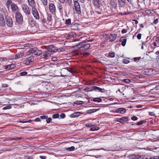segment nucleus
<instances>
[{
	"instance_id": "69168bd1",
	"label": "nucleus",
	"mask_w": 159,
	"mask_h": 159,
	"mask_svg": "<svg viewBox=\"0 0 159 159\" xmlns=\"http://www.w3.org/2000/svg\"><path fill=\"white\" fill-rule=\"evenodd\" d=\"M42 22L43 23H45L46 22V19H45L44 18H43V19L42 20Z\"/></svg>"
},
{
	"instance_id": "c9c22d12",
	"label": "nucleus",
	"mask_w": 159,
	"mask_h": 159,
	"mask_svg": "<svg viewBox=\"0 0 159 159\" xmlns=\"http://www.w3.org/2000/svg\"><path fill=\"white\" fill-rule=\"evenodd\" d=\"M27 74V72L26 71H23L21 72H20V75L21 76H25Z\"/></svg>"
},
{
	"instance_id": "cd10ccee",
	"label": "nucleus",
	"mask_w": 159,
	"mask_h": 159,
	"mask_svg": "<svg viewBox=\"0 0 159 159\" xmlns=\"http://www.w3.org/2000/svg\"><path fill=\"white\" fill-rule=\"evenodd\" d=\"M41 3L44 6H46L48 5V0H40Z\"/></svg>"
},
{
	"instance_id": "a18cd8bd",
	"label": "nucleus",
	"mask_w": 159,
	"mask_h": 159,
	"mask_svg": "<svg viewBox=\"0 0 159 159\" xmlns=\"http://www.w3.org/2000/svg\"><path fill=\"white\" fill-rule=\"evenodd\" d=\"M138 118L137 117L135 116H132L131 118V119L133 120H138Z\"/></svg>"
},
{
	"instance_id": "dca6fc26",
	"label": "nucleus",
	"mask_w": 159,
	"mask_h": 159,
	"mask_svg": "<svg viewBox=\"0 0 159 159\" xmlns=\"http://www.w3.org/2000/svg\"><path fill=\"white\" fill-rule=\"evenodd\" d=\"M43 56L44 58H45L51 55L52 53H51L50 52H49L48 51L43 52Z\"/></svg>"
},
{
	"instance_id": "13d9d810",
	"label": "nucleus",
	"mask_w": 159,
	"mask_h": 159,
	"mask_svg": "<svg viewBox=\"0 0 159 159\" xmlns=\"http://www.w3.org/2000/svg\"><path fill=\"white\" fill-rule=\"evenodd\" d=\"M127 32V30L125 29H123L121 31V32L122 34L125 33Z\"/></svg>"
},
{
	"instance_id": "e433bc0d",
	"label": "nucleus",
	"mask_w": 159,
	"mask_h": 159,
	"mask_svg": "<svg viewBox=\"0 0 159 159\" xmlns=\"http://www.w3.org/2000/svg\"><path fill=\"white\" fill-rule=\"evenodd\" d=\"M109 56L111 57H113L115 56L114 52H109Z\"/></svg>"
},
{
	"instance_id": "e2e57ef3",
	"label": "nucleus",
	"mask_w": 159,
	"mask_h": 159,
	"mask_svg": "<svg viewBox=\"0 0 159 159\" xmlns=\"http://www.w3.org/2000/svg\"><path fill=\"white\" fill-rule=\"evenodd\" d=\"M57 59V58L56 57H52V60L53 61H56Z\"/></svg>"
},
{
	"instance_id": "052dcab7",
	"label": "nucleus",
	"mask_w": 159,
	"mask_h": 159,
	"mask_svg": "<svg viewBox=\"0 0 159 159\" xmlns=\"http://www.w3.org/2000/svg\"><path fill=\"white\" fill-rule=\"evenodd\" d=\"M104 37L106 39H109V37L108 35V34H106L105 35H104Z\"/></svg>"
},
{
	"instance_id": "338daca9",
	"label": "nucleus",
	"mask_w": 159,
	"mask_h": 159,
	"mask_svg": "<svg viewBox=\"0 0 159 159\" xmlns=\"http://www.w3.org/2000/svg\"><path fill=\"white\" fill-rule=\"evenodd\" d=\"M20 4L22 3V0H16Z\"/></svg>"
},
{
	"instance_id": "9b49d317",
	"label": "nucleus",
	"mask_w": 159,
	"mask_h": 159,
	"mask_svg": "<svg viewBox=\"0 0 159 159\" xmlns=\"http://www.w3.org/2000/svg\"><path fill=\"white\" fill-rule=\"evenodd\" d=\"M128 120L127 117H123L121 118H117L116 120L117 121L120 122L121 123H123L124 122L127 121Z\"/></svg>"
},
{
	"instance_id": "393cba45",
	"label": "nucleus",
	"mask_w": 159,
	"mask_h": 159,
	"mask_svg": "<svg viewBox=\"0 0 159 159\" xmlns=\"http://www.w3.org/2000/svg\"><path fill=\"white\" fill-rule=\"evenodd\" d=\"M13 65H8L5 67V69L11 70L13 68Z\"/></svg>"
},
{
	"instance_id": "473e14b6",
	"label": "nucleus",
	"mask_w": 159,
	"mask_h": 159,
	"mask_svg": "<svg viewBox=\"0 0 159 159\" xmlns=\"http://www.w3.org/2000/svg\"><path fill=\"white\" fill-rule=\"evenodd\" d=\"M84 102L82 101H76L75 102V103L77 104H83Z\"/></svg>"
},
{
	"instance_id": "0eeeda50",
	"label": "nucleus",
	"mask_w": 159,
	"mask_h": 159,
	"mask_svg": "<svg viewBox=\"0 0 159 159\" xmlns=\"http://www.w3.org/2000/svg\"><path fill=\"white\" fill-rule=\"evenodd\" d=\"M33 15L35 19L39 20V15L37 9L34 7L32 8Z\"/></svg>"
},
{
	"instance_id": "79ce46f5",
	"label": "nucleus",
	"mask_w": 159,
	"mask_h": 159,
	"mask_svg": "<svg viewBox=\"0 0 159 159\" xmlns=\"http://www.w3.org/2000/svg\"><path fill=\"white\" fill-rule=\"evenodd\" d=\"M85 125L87 127H91L93 126V125L92 124L87 123Z\"/></svg>"
},
{
	"instance_id": "864d4df0",
	"label": "nucleus",
	"mask_w": 159,
	"mask_h": 159,
	"mask_svg": "<svg viewBox=\"0 0 159 159\" xmlns=\"http://www.w3.org/2000/svg\"><path fill=\"white\" fill-rule=\"evenodd\" d=\"M12 2H11V1L10 0H8L7 1V5H10L11 3Z\"/></svg>"
},
{
	"instance_id": "423d86ee",
	"label": "nucleus",
	"mask_w": 159,
	"mask_h": 159,
	"mask_svg": "<svg viewBox=\"0 0 159 159\" xmlns=\"http://www.w3.org/2000/svg\"><path fill=\"white\" fill-rule=\"evenodd\" d=\"M46 49L51 53L53 52H56L57 50V48L53 45H49L46 47Z\"/></svg>"
},
{
	"instance_id": "0e129e2a",
	"label": "nucleus",
	"mask_w": 159,
	"mask_h": 159,
	"mask_svg": "<svg viewBox=\"0 0 159 159\" xmlns=\"http://www.w3.org/2000/svg\"><path fill=\"white\" fill-rule=\"evenodd\" d=\"M39 157L42 159H46V157L44 156H40Z\"/></svg>"
},
{
	"instance_id": "5fc2aeb1",
	"label": "nucleus",
	"mask_w": 159,
	"mask_h": 159,
	"mask_svg": "<svg viewBox=\"0 0 159 159\" xmlns=\"http://www.w3.org/2000/svg\"><path fill=\"white\" fill-rule=\"evenodd\" d=\"M158 19H155V20H154V21L153 22V23L155 24H157L158 22Z\"/></svg>"
},
{
	"instance_id": "ddd939ff",
	"label": "nucleus",
	"mask_w": 159,
	"mask_h": 159,
	"mask_svg": "<svg viewBox=\"0 0 159 159\" xmlns=\"http://www.w3.org/2000/svg\"><path fill=\"white\" fill-rule=\"evenodd\" d=\"M5 25V21L2 15H0V25L4 26Z\"/></svg>"
},
{
	"instance_id": "37998d69",
	"label": "nucleus",
	"mask_w": 159,
	"mask_h": 159,
	"mask_svg": "<svg viewBox=\"0 0 159 159\" xmlns=\"http://www.w3.org/2000/svg\"><path fill=\"white\" fill-rule=\"evenodd\" d=\"M74 36V33L71 32L70 33L68 34V36H69L70 37H73Z\"/></svg>"
},
{
	"instance_id": "72a5a7b5",
	"label": "nucleus",
	"mask_w": 159,
	"mask_h": 159,
	"mask_svg": "<svg viewBox=\"0 0 159 159\" xmlns=\"http://www.w3.org/2000/svg\"><path fill=\"white\" fill-rule=\"evenodd\" d=\"M59 117V115L58 114H54L52 115V117L53 119L57 118Z\"/></svg>"
},
{
	"instance_id": "a878e982",
	"label": "nucleus",
	"mask_w": 159,
	"mask_h": 159,
	"mask_svg": "<svg viewBox=\"0 0 159 159\" xmlns=\"http://www.w3.org/2000/svg\"><path fill=\"white\" fill-rule=\"evenodd\" d=\"M75 149V148L74 146H71L70 148H66V150L68 151H72L74 150Z\"/></svg>"
},
{
	"instance_id": "6e6552de",
	"label": "nucleus",
	"mask_w": 159,
	"mask_h": 159,
	"mask_svg": "<svg viewBox=\"0 0 159 159\" xmlns=\"http://www.w3.org/2000/svg\"><path fill=\"white\" fill-rule=\"evenodd\" d=\"M49 9L50 12L52 14H53L55 12L56 8L53 3H51L49 4Z\"/></svg>"
},
{
	"instance_id": "6ab92c4d",
	"label": "nucleus",
	"mask_w": 159,
	"mask_h": 159,
	"mask_svg": "<svg viewBox=\"0 0 159 159\" xmlns=\"http://www.w3.org/2000/svg\"><path fill=\"white\" fill-rule=\"evenodd\" d=\"M29 4L31 7H33L35 5L34 0H28Z\"/></svg>"
},
{
	"instance_id": "58836bf2",
	"label": "nucleus",
	"mask_w": 159,
	"mask_h": 159,
	"mask_svg": "<svg viewBox=\"0 0 159 159\" xmlns=\"http://www.w3.org/2000/svg\"><path fill=\"white\" fill-rule=\"evenodd\" d=\"M99 129V128L98 127H94L92 128L91 129V130L92 131H94L96 130H98Z\"/></svg>"
},
{
	"instance_id": "09e8293b",
	"label": "nucleus",
	"mask_w": 159,
	"mask_h": 159,
	"mask_svg": "<svg viewBox=\"0 0 159 159\" xmlns=\"http://www.w3.org/2000/svg\"><path fill=\"white\" fill-rule=\"evenodd\" d=\"M51 120L52 119L51 118H47L46 119V121L48 123H49Z\"/></svg>"
},
{
	"instance_id": "a211bd4d",
	"label": "nucleus",
	"mask_w": 159,
	"mask_h": 159,
	"mask_svg": "<svg viewBox=\"0 0 159 159\" xmlns=\"http://www.w3.org/2000/svg\"><path fill=\"white\" fill-rule=\"evenodd\" d=\"M120 41L121 42V45L124 46L126 43V39L124 38H122L120 39Z\"/></svg>"
},
{
	"instance_id": "1a4fd4ad",
	"label": "nucleus",
	"mask_w": 159,
	"mask_h": 159,
	"mask_svg": "<svg viewBox=\"0 0 159 159\" xmlns=\"http://www.w3.org/2000/svg\"><path fill=\"white\" fill-rule=\"evenodd\" d=\"M59 1L62 3H64L65 2L66 4L68 6H70L72 4V0H59Z\"/></svg>"
},
{
	"instance_id": "ea45409f",
	"label": "nucleus",
	"mask_w": 159,
	"mask_h": 159,
	"mask_svg": "<svg viewBox=\"0 0 159 159\" xmlns=\"http://www.w3.org/2000/svg\"><path fill=\"white\" fill-rule=\"evenodd\" d=\"M7 60V59L5 57H1L0 58V61H1L2 62L3 61H5Z\"/></svg>"
},
{
	"instance_id": "f704fd0d",
	"label": "nucleus",
	"mask_w": 159,
	"mask_h": 159,
	"mask_svg": "<svg viewBox=\"0 0 159 159\" xmlns=\"http://www.w3.org/2000/svg\"><path fill=\"white\" fill-rule=\"evenodd\" d=\"M90 47V45L89 44H85L84 48L85 49H88Z\"/></svg>"
},
{
	"instance_id": "de8ad7c7",
	"label": "nucleus",
	"mask_w": 159,
	"mask_h": 159,
	"mask_svg": "<svg viewBox=\"0 0 159 159\" xmlns=\"http://www.w3.org/2000/svg\"><path fill=\"white\" fill-rule=\"evenodd\" d=\"M40 118L41 119H44L47 118V116H40Z\"/></svg>"
},
{
	"instance_id": "7ed1b4c3",
	"label": "nucleus",
	"mask_w": 159,
	"mask_h": 159,
	"mask_svg": "<svg viewBox=\"0 0 159 159\" xmlns=\"http://www.w3.org/2000/svg\"><path fill=\"white\" fill-rule=\"evenodd\" d=\"M15 16L17 22L21 23L23 21V16L20 12H17Z\"/></svg>"
},
{
	"instance_id": "aec40b11",
	"label": "nucleus",
	"mask_w": 159,
	"mask_h": 159,
	"mask_svg": "<svg viewBox=\"0 0 159 159\" xmlns=\"http://www.w3.org/2000/svg\"><path fill=\"white\" fill-rule=\"evenodd\" d=\"M80 114L79 112H75L71 115V116L72 117H76L80 116Z\"/></svg>"
},
{
	"instance_id": "39448f33",
	"label": "nucleus",
	"mask_w": 159,
	"mask_h": 159,
	"mask_svg": "<svg viewBox=\"0 0 159 159\" xmlns=\"http://www.w3.org/2000/svg\"><path fill=\"white\" fill-rule=\"evenodd\" d=\"M74 6L75 11L78 14H80L81 13L80 5L78 2H74Z\"/></svg>"
},
{
	"instance_id": "5701e85b",
	"label": "nucleus",
	"mask_w": 159,
	"mask_h": 159,
	"mask_svg": "<svg viewBox=\"0 0 159 159\" xmlns=\"http://www.w3.org/2000/svg\"><path fill=\"white\" fill-rule=\"evenodd\" d=\"M97 111V110L95 109H91L87 110V113H93L96 112Z\"/></svg>"
},
{
	"instance_id": "bb28decb",
	"label": "nucleus",
	"mask_w": 159,
	"mask_h": 159,
	"mask_svg": "<svg viewBox=\"0 0 159 159\" xmlns=\"http://www.w3.org/2000/svg\"><path fill=\"white\" fill-rule=\"evenodd\" d=\"M93 101L94 102H100L102 101V99L99 98H94L93 99Z\"/></svg>"
},
{
	"instance_id": "412c9836",
	"label": "nucleus",
	"mask_w": 159,
	"mask_h": 159,
	"mask_svg": "<svg viewBox=\"0 0 159 159\" xmlns=\"http://www.w3.org/2000/svg\"><path fill=\"white\" fill-rule=\"evenodd\" d=\"M24 55V53L23 52L20 53L19 54H17L16 55L15 59H17L20 58Z\"/></svg>"
},
{
	"instance_id": "3c124183",
	"label": "nucleus",
	"mask_w": 159,
	"mask_h": 159,
	"mask_svg": "<svg viewBox=\"0 0 159 159\" xmlns=\"http://www.w3.org/2000/svg\"><path fill=\"white\" fill-rule=\"evenodd\" d=\"M141 34H139L137 35V38L138 39H140L141 38Z\"/></svg>"
},
{
	"instance_id": "4be33fe9",
	"label": "nucleus",
	"mask_w": 159,
	"mask_h": 159,
	"mask_svg": "<svg viewBox=\"0 0 159 159\" xmlns=\"http://www.w3.org/2000/svg\"><path fill=\"white\" fill-rule=\"evenodd\" d=\"M57 7L60 12L62 11V6L60 3H58L57 5Z\"/></svg>"
},
{
	"instance_id": "4c0bfd02",
	"label": "nucleus",
	"mask_w": 159,
	"mask_h": 159,
	"mask_svg": "<svg viewBox=\"0 0 159 159\" xmlns=\"http://www.w3.org/2000/svg\"><path fill=\"white\" fill-rule=\"evenodd\" d=\"M11 107L10 106L8 105L6 107H4L3 108V110L9 109H11Z\"/></svg>"
},
{
	"instance_id": "bf43d9fd",
	"label": "nucleus",
	"mask_w": 159,
	"mask_h": 159,
	"mask_svg": "<svg viewBox=\"0 0 159 159\" xmlns=\"http://www.w3.org/2000/svg\"><path fill=\"white\" fill-rule=\"evenodd\" d=\"M40 121V119L39 118H36L35 119V121L36 122H39Z\"/></svg>"
},
{
	"instance_id": "49530a36",
	"label": "nucleus",
	"mask_w": 159,
	"mask_h": 159,
	"mask_svg": "<svg viewBox=\"0 0 159 159\" xmlns=\"http://www.w3.org/2000/svg\"><path fill=\"white\" fill-rule=\"evenodd\" d=\"M22 139L21 137H16L15 138H14L12 139V140H20Z\"/></svg>"
},
{
	"instance_id": "a19ab883",
	"label": "nucleus",
	"mask_w": 159,
	"mask_h": 159,
	"mask_svg": "<svg viewBox=\"0 0 159 159\" xmlns=\"http://www.w3.org/2000/svg\"><path fill=\"white\" fill-rule=\"evenodd\" d=\"M155 41H156L157 44L158 46H157L159 47V37H157L156 38Z\"/></svg>"
},
{
	"instance_id": "c756f323",
	"label": "nucleus",
	"mask_w": 159,
	"mask_h": 159,
	"mask_svg": "<svg viewBox=\"0 0 159 159\" xmlns=\"http://www.w3.org/2000/svg\"><path fill=\"white\" fill-rule=\"evenodd\" d=\"M47 19L49 22L51 21L52 19V15L50 14H48Z\"/></svg>"
},
{
	"instance_id": "2eb2a0df",
	"label": "nucleus",
	"mask_w": 159,
	"mask_h": 159,
	"mask_svg": "<svg viewBox=\"0 0 159 159\" xmlns=\"http://www.w3.org/2000/svg\"><path fill=\"white\" fill-rule=\"evenodd\" d=\"M126 111V110L122 108H120L117 109L116 110V112L121 114H123L125 113Z\"/></svg>"
},
{
	"instance_id": "4d7b16f0",
	"label": "nucleus",
	"mask_w": 159,
	"mask_h": 159,
	"mask_svg": "<svg viewBox=\"0 0 159 159\" xmlns=\"http://www.w3.org/2000/svg\"><path fill=\"white\" fill-rule=\"evenodd\" d=\"M89 54V53L87 52H85L83 53L84 55L86 56H88Z\"/></svg>"
},
{
	"instance_id": "774afa93",
	"label": "nucleus",
	"mask_w": 159,
	"mask_h": 159,
	"mask_svg": "<svg viewBox=\"0 0 159 159\" xmlns=\"http://www.w3.org/2000/svg\"><path fill=\"white\" fill-rule=\"evenodd\" d=\"M2 86L4 88L7 87L8 86V85L7 84H3L2 85Z\"/></svg>"
},
{
	"instance_id": "2f4dec72",
	"label": "nucleus",
	"mask_w": 159,
	"mask_h": 159,
	"mask_svg": "<svg viewBox=\"0 0 159 159\" xmlns=\"http://www.w3.org/2000/svg\"><path fill=\"white\" fill-rule=\"evenodd\" d=\"M71 24V20L70 19H68L66 20L65 21V24L69 25Z\"/></svg>"
},
{
	"instance_id": "603ef678",
	"label": "nucleus",
	"mask_w": 159,
	"mask_h": 159,
	"mask_svg": "<svg viewBox=\"0 0 159 159\" xmlns=\"http://www.w3.org/2000/svg\"><path fill=\"white\" fill-rule=\"evenodd\" d=\"M60 116L61 117V118H64L65 117V115L64 114L62 113L60 115Z\"/></svg>"
},
{
	"instance_id": "4468645a",
	"label": "nucleus",
	"mask_w": 159,
	"mask_h": 159,
	"mask_svg": "<svg viewBox=\"0 0 159 159\" xmlns=\"http://www.w3.org/2000/svg\"><path fill=\"white\" fill-rule=\"evenodd\" d=\"M104 90V89H102L99 87L94 86L93 87V89L91 90V91L95 90L96 91L103 92Z\"/></svg>"
},
{
	"instance_id": "7c9ffc66",
	"label": "nucleus",
	"mask_w": 159,
	"mask_h": 159,
	"mask_svg": "<svg viewBox=\"0 0 159 159\" xmlns=\"http://www.w3.org/2000/svg\"><path fill=\"white\" fill-rule=\"evenodd\" d=\"M71 28L74 30H77L78 28L77 27V25L74 24L72 25L71 26Z\"/></svg>"
},
{
	"instance_id": "c85d7f7f",
	"label": "nucleus",
	"mask_w": 159,
	"mask_h": 159,
	"mask_svg": "<svg viewBox=\"0 0 159 159\" xmlns=\"http://www.w3.org/2000/svg\"><path fill=\"white\" fill-rule=\"evenodd\" d=\"M11 8L13 10H16L17 8V6L15 4L12 3L11 5Z\"/></svg>"
},
{
	"instance_id": "9d476101",
	"label": "nucleus",
	"mask_w": 159,
	"mask_h": 159,
	"mask_svg": "<svg viewBox=\"0 0 159 159\" xmlns=\"http://www.w3.org/2000/svg\"><path fill=\"white\" fill-rule=\"evenodd\" d=\"M93 3L94 6L98 8H99L101 5L100 0H93Z\"/></svg>"
},
{
	"instance_id": "f257e3e1",
	"label": "nucleus",
	"mask_w": 159,
	"mask_h": 159,
	"mask_svg": "<svg viewBox=\"0 0 159 159\" xmlns=\"http://www.w3.org/2000/svg\"><path fill=\"white\" fill-rule=\"evenodd\" d=\"M28 52L30 53L34 54L35 55L39 56L42 53V51L36 48H34L30 49L28 51Z\"/></svg>"
},
{
	"instance_id": "c03bdc74",
	"label": "nucleus",
	"mask_w": 159,
	"mask_h": 159,
	"mask_svg": "<svg viewBox=\"0 0 159 159\" xmlns=\"http://www.w3.org/2000/svg\"><path fill=\"white\" fill-rule=\"evenodd\" d=\"M144 122L143 120H141L137 123V125H140L142 124Z\"/></svg>"
},
{
	"instance_id": "f8f14e48",
	"label": "nucleus",
	"mask_w": 159,
	"mask_h": 159,
	"mask_svg": "<svg viewBox=\"0 0 159 159\" xmlns=\"http://www.w3.org/2000/svg\"><path fill=\"white\" fill-rule=\"evenodd\" d=\"M117 37V34H111L109 36L110 41L112 42L115 40Z\"/></svg>"
},
{
	"instance_id": "8fccbe9b",
	"label": "nucleus",
	"mask_w": 159,
	"mask_h": 159,
	"mask_svg": "<svg viewBox=\"0 0 159 159\" xmlns=\"http://www.w3.org/2000/svg\"><path fill=\"white\" fill-rule=\"evenodd\" d=\"M124 63L127 64L129 62V61L127 59H124L123 61Z\"/></svg>"
},
{
	"instance_id": "20e7f679",
	"label": "nucleus",
	"mask_w": 159,
	"mask_h": 159,
	"mask_svg": "<svg viewBox=\"0 0 159 159\" xmlns=\"http://www.w3.org/2000/svg\"><path fill=\"white\" fill-rule=\"evenodd\" d=\"M5 19V24H6L7 26L9 27H11L13 25V22L11 18L7 16H6Z\"/></svg>"
},
{
	"instance_id": "b1692460",
	"label": "nucleus",
	"mask_w": 159,
	"mask_h": 159,
	"mask_svg": "<svg viewBox=\"0 0 159 159\" xmlns=\"http://www.w3.org/2000/svg\"><path fill=\"white\" fill-rule=\"evenodd\" d=\"M85 44V42H83L80 43L77 45V46L79 47V48H81L84 47Z\"/></svg>"
},
{
	"instance_id": "f03ea898",
	"label": "nucleus",
	"mask_w": 159,
	"mask_h": 159,
	"mask_svg": "<svg viewBox=\"0 0 159 159\" xmlns=\"http://www.w3.org/2000/svg\"><path fill=\"white\" fill-rule=\"evenodd\" d=\"M21 7L24 12L26 15H29L30 14V9L27 5L22 4Z\"/></svg>"
},
{
	"instance_id": "680f3d73",
	"label": "nucleus",
	"mask_w": 159,
	"mask_h": 159,
	"mask_svg": "<svg viewBox=\"0 0 159 159\" xmlns=\"http://www.w3.org/2000/svg\"><path fill=\"white\" fill-rule=\"evenodd\" d=\"M70 68H68L67 67L63 69H66L67 70V71L69 72H71L70 71Z\"/></svg>"
},
{
	"instance_id": "6e6d98bb",
	"label": "nucleus",
	"mask_w": 159,
	"mask_h": 159,
	"mask_svg": "<svg viewBox=\"0 0 159 159\" xmlns=\"http://www.w3.org/2000/svg\"><path fill=\"white\" fill-rule=\"evenodd\" d=\"M124 81L125 82L127 83H129L130 82V81L129 80L127 79H124Z\"/></svg>"
},
{
	"instance_id": "f3484780",
	"label": "nucleus",
	"mask_w": 159,
	"mask_h": 159,
	"mask_svg": "<svg viewBox=\"0 0 159 159\" xmlns=\"http://www.w3.org/2000/svg\"><path fill=\"white\" fill-rule=\"evenodd\" d=\"M126 2V0H118V3L119 5L122 7L124 6Z\"/></svg>"
}]
</instances>
